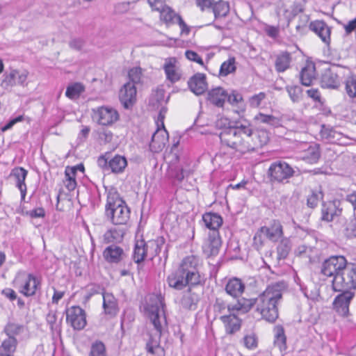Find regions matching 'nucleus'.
<instances>
[{
	"label": "nucleus",
	"mask_w": 356,
	"mask_h": 356,
	"mask_svg": "<svg viewBox=\"0 0 356 356\" xmlns=\"http://www.w3.org/2000/svg\"><path fill=\"white\" fill-rule=\"evenodd\" d=\"M198 259L193 255L185 257L179 268L167 277L170 287L182 290L186 286H193L204 283L205 277L198 270Z\"/></svg>",
	"instance_id": "obj_1"
},
{
	"label": "nucleus",
	"mask_w": 356,
	"mask_h": 356,
	"mask_svg": "<svg viewBox=\"0 0 356 356\" xmlns=\"http://www.w3.org/2000/svg\"><path fill=\"white\" fill-rule=\"evenodd\" d=\"M281 298L282 292L278 286H268L257 298H246V313L257 304L256 311L258 316L269 323H274L278 318L277 305Z\"/></svg>",
	"instance_id": "obj_2"
},
{
	"label": "nucleus",
	"mask_w": 356,
	"mask_h": 356,
	"mask_svg": "<svg viewBox=\"0 0 356 356\" xmlns=\"http://www.w3.org/2000/svg\"><path fill=\"white\" fill-rule=\"evenodd\" d=\"M106 216L113 225H125L130 218V209L117 192H108L105 206Z\"/></svg>",
	"instance_id": "obj_3"
},
{
	"label": "nucleus",
	"mask_w": 356,
	"mask_h": 356,
	"mask_svg": "<svg viewBox=\"0 0 356 356\" xmlns=\"http://www.w3.org/2000/svg\"><path fill=\"white\" fill-rule=\"evenodd\" d=\"M332 285L334 291L356 290V264H348L342 275H338Z\"/></svg>",
	"instance_id": "obj_4"
},
{
	"label": "nucleus",
	"mask_w": 356,
	"mask_h": 356,
	"mask_svg": "<svg viewBox=\"0 0 356 356\" xmlns=\"http://www.w3.org/2000/svg\"><path fill=\"white\" fill-rule=\"evenodd\" d=\"M347 264L348 261L343 256H331L323 262L321 272L326 277H332V281H334L338 275H342Z\"/></svg>",
	"instance_id": "obj_5"
},
{
	"label": "nucleus",
	"mask_w": 356,
	"mask_h": 356,
	"mask_svg": "<svg viewBox=\"0 0 356 356\" xmlns=\"http://www.w3.org/2000/svg\"><path fill=\"white\" fill-rule=\"evenodd\" d=\"M164 308L165 303L162 298H159L156 304L149 305L147 309L148 317L159 334V339L162 335L163 325H167Z\"/></svg>",
	"instance_id": "obj_6"
},
{
	"label": "nucleus",
	"mask_w": 356,
	"mask_h": 356,
	"mask_svg": "<svg viewBox=\"0 0 356 356\" xmlns=\"http://www.w3.org/2000/svg\"><path fill=\"white\" fill-rule=\"evenodd\" d=\"M244 305L245 298L238 300L236 304L227 307L228 311L230 312L229 315L220 316V319L225 324L227 333L234 334L241 328L242 321L234 314V311L241 310Z\"/></svg>",
	"instance_id": "obj_7"
},
{
	"label": "nucleus",
	"mask_w": 356,
	"mask_h": 356,
	"mask_svg": "<svg viewBox=\"0 0 356 356\" xmlns=\"http://www.w3.org/2000/svg\"><path fill=\"white\" fill-rule=\"evenodd\" d=\"M295 171L293 168L286 162L282 161L273 162L268 171L270 180L279 183L292 177Z\"/></svg>",
	"instance_id": "obj_8"
},
{
	"label": "nucleus",
	"mask_w": 356,
	"mask_h": 356,
	"mask_svg": "<svg viewBox=\"0 0 356 356\" xmlns=\"http://www.w3.org/2000/svg\"><path fill=\"white\" fill-rule=\"evenodd\" d=\"M15 284L20 293L29 297L35 294L40 282L33 274L23 273L15 278Z\"/></svg>",
	"instance_id": "obj_9"
},
{
	"label": "nucleus",
	"mask_w": 356,
	"mask_h": 356,
	"mask_svg": "<svg viewBox=\"0 0 356 356\" xmlns=\"http://www.w3.org/2000/svg\"><path fill=\"white\" fill-rule=\"evenodd\" d=\"M92 118L100 125L111 126L118 120L119 114L113 108L101 106L93 110Z\"/></svg>",
	"instance_id": "obj_10"
},
{
	"label": "nucleus",
	"mask_w": 356,
	"mask_h": 356,
	"mask_svg": "<svg viewBox=\"0 0 356 356\" xmlns=\"http://www.w3.org/2000/svg\"><path fill=\"white\" fill-rule=\"evenodd\" d=\"M340 292L341 293L337 296L333 301V307L339 315L345 318L350 315L349 305L355 297V293L345 290Z\"/></svg>",
	"instance_id": "obj_11"
},
{
	"label": "nucleus",
	"mask_w": 356,
	"mask_h": 356,
	"mask_svg": "<svg viewBox=\"0 0 356 356\" xmlns=\"http://www.w3.org/2000/svg\"><path fill=\"white\" fill-rule=\"evenodd\" d=\"M66 321L76 330H81L86 325L85 311L79 306H72L66 309Z\"/></svg>",
	"instance_id": "obj_12"
},
{
	"label": "nucleus",
	"mask_w": 356,
	"mask_h": 356,
	"mask_svg": "<svg viewBox=\"0 0 356 356\" xmlns=\"http://www.w3.org/2000/svg\"><path fill=\"white\" fill-rule=\"evenodd\" d=\"M102 255L104 260L111 264H120L127 258V254L123 248L113 243L104 249Z\"/></svg>",
	"instance_id": "obj_13"
},
{
	"label": "nucleus",
	"mask_w": 356,
	"mask_h": 356,
	"mask_svg": "<svg viewBox=\"0 0 356 356\" xmlns=\"http://www.w3.org/2000/svg\"><path fill=\"white\" fill-rule=\"evenodd\" d=\"M321 86L324 88H337L340 86V77L337 67L325 69L321 77Z\"/></svg>",
	"instance_id": "obj_14"
},
{
	"label": "nucleus",
	"mask_w": 356,
	"mask_h": 356,
	"mask_svg": "<svg viewBox=\"0 0 356 356\" xmlns=\"http://www.w3.org/2000/svg\"><path fill=\"white\" fill-rule=\"evenodd\" d=\"M120 102L125 108L132 107L136 100V87L133 83L127 82L119 92Z\"/></svg>",
	"instance_id": "obj_15"
},
{
	"label": "nucleus",
	"mask_w": 356,
	"mask_h": 356,
	"mask_svg": "<svg viewBox=\"0 0 356 356\" xmlns=\"http://www.w3.org/2000/svg\"><path fill=\"white\" fill-rule=\"evenodd\" d=\"M339 201H330L322 203L321 220L326 222L333 221L336 217L340 216L342 209L339 208Z\"/></svg>",
	"instance_id": "obj_16"
},
{
	"label": "nucleus",
	"mask_w": 356,
	"mask_h": 356,
	"mask_svg": "<svg viewBox=\"0 0 356 356\" xmlns=\"http://www.w3.org/2000/svg\"><path fill=\"white\" fill-rule=\"evenodd\" d=\"M188 86L191 91L196 95H202L208 88L206 75L199 72L195 74L188 81Z\"/></svg>",
	"instance_id": "obj_17"
},
{
	"label": "nucleus",
	"mask_w": 356,
	"mask_h": 356,
	"mask_svg": "<svg viewBox=\"0 0 356 356\" xmlns=\"http://www.w3.org/2000/svg\"><path fill=\"white\" fill-rule=\"evenodd\" d=\"M309 29L314 31L321 40L329 45L330 44L331 28L323 20H316L309 24Z\"/></svg>",
	"instance_id": "obj_18"
},
{
	"label": "nucleus",
	"mask_w": 356,
	"mask_h": 356,
	"mask_svg": "<svg viewBox=\"0 0 356 356\" xmlns=\"http://www.w3.org/2000/svg\"><path fill=\"white\" fill-rule=\"evenodd\" d=\"M221 243L219 232H209L208 240L202 246L204 253L207 257L216 255L221 247Z\"/></svg>",
	"instance_id": "obj_19"
},
{
	"label": "nucleus",
	"mask_w": 356,
	"mask_h": 356,
	"mask_svg": "<svg viewBox=\"0 0 356 356\" xmlns=\"http://www.w3.org/2000/svg\"><path fill=\"white\" fill-rule=\"evenodd\" d=\"M28 171L22 167H17L12 170L10 176L13 177L16 181V187L20 191L21 193V201L25 200L26 194V185L25 184V179L27 176Z\"/></svg>",
	"instance_id": "obj_20"
},
{
	"label": "nucleus",
	"mask_w": 356,
	"mask_h": 356,
	"mask_svg": "<svg viewBox=\"0 0 356 356\" xmlns=\"http://www.w3.org/2000/svg\"><path fill=\"white\" fill-rule=\"evenodd\" d=\"M323 140L330 143L341 144L343 134L330 125L322 124L320 131Z\"/></svg>",
	"instance_id": "obj_21"
},
{
	"label": "nucleus",
	"mask_w": 356,
	"mask_h": 356,
	"mask_svg": "<svg viewBox=\"0 0 356 356\" xmlns=\"http://www.w3.org/2000/svg\"><path fill=\"white\" fill-rule=\"evenodd\" d=\"M161 129L159 127L152 136L149 147L152 151L161 150L168 140V134L164 126Z\"/></svg>",
	"instance_id": "obj_22"
},
{
	"label": "nucleus",
	"mask_w": 356,
	"mask_h": 356,
	"mask_svg": "<svg viewBox=\"0 0 356 356\" xmlns=\"http://www.w3.org/2000/svg\"><path fill=\"white\" fill-rule=\"evenodd\" d=\"M205 226L210 229L209 232H219L218 229L222 225V218L216 213L209 212L202 216Z\"/></svg>",
	"instance_id": "obj_23"
},
{
	"label": "nucleus",
	"mask_w": 356,
	"mask_h": 356,
	"mask_svg": "<svg viewBox=\"0 0 356 356\" xmlns=\"http://www.w3.org/2000/svg\"><path fill=\"white\" fill-rule=\"evenodd\" d=\"M147 243L149 248L154 249V254H151V259L154 257L159 256L162 252V256L164 257L165 262L168 258V245H165V238L163 236H160L155 240L148 241Z\"/></svg>",
	"instance_id": "obj_24"
},
{
	"label": "nucleus",
	"mask_w": 356,
	"mask_h": 356,
	"mask_svg": "<svg viewBox=\"0 0 356 356\" xmlns=\"http://www.w3.org/2000/svg\"><path fill=\"white\" fill-rule=\"evenodd\" d=\"M215 126L217 129H229V134L233 135L234 137H237L238 136H241V134H245V126L241 124L238 127H230V121L228 118L225 117H218L217 120L215 122Z\"/></svg>",
	"instance_id": "obj_25"
},
{
	"label": "nucleus",
	"mask_w": 356,
	"mask_h": 356,
	"mask_svg": "<svg viewBox=\"0 0 356 356\" xmlns=\"http://www.w3.org/2000/svg\"><path fill=\"white\" fill-rule=\"evenodd\" d=\"M261 232L264 233L266 238L275 242L280 239L282 234V226L279 221H274L270 227H262Z\"/></svg>",
	"instance_id": "obj_26"
},
{
	"label": "nucleus",
	"mask_w": 356,
	"mask_h": 356,
	"mask_svg": "<svg viewBox=\"0 0 356 356\" xmlns=\"http://www.w3.org/2000/svg\"><path fill=\"white\" fill-rule=\"evenodd\" d=\"M126 231L124 227L110 229L104 234V242L107 244L120 243L123 240Z\"/></svg>",
	"instance_id": "obj_27"
},
{
	"label": "nucleus",
	"mask_w": 356,
	"mask_h": 356,
	"mask_svg": "<svg viewBox=\"0 0 356 356\" xmlns=\"http://www.w3.org/2000/svg\"><path fill=\"white\" fill-rule=\"evenodd\" d=\"M244 289L245 284L241 280L237 277H232L229 280L225 286L226 292L234 298H239L243 293Z\"/></svg>",
	"instance_id": "obj_28"
},
{
	"label": "nucleus",
	"mask_w": 356,
	"mask_h": 356,
	"mask_svg": "<svg viewBox=\"0 0 356 356\" xmlns=\"http://www.w3.org/2000/svg\"><path fill=\"white\" fill-rule=\"evenodd\" d=\"M148 249V243L144 240L138 241L135 244L132 257L134 262L138 264V269L147 254Z\"/></svg>",
	"instance_id": "obj_29"
},
{
	"label": "nucleus",
	"mask_w": 356,
	"mask_h": 356,
	"mask_svg": "<svg viewBox=\"0 0 356 356\" xmlns=\"http://www.w3.org/2000/svg\"><path fill=\"white\" fill-rule=\"evenodd\" d=\"M108 167L110 171L114 174L122 173L126 167L127 166V160L124 156L115 154L113 157L109 159Z\"/></svg>",
	"instance_id": "obj_30"
},
{
	"label": "nucleus",
	"mask_w": 356,
	"mask_h": 356,
	"mask_svg": "<svg viewBox=\"0 0 356 356\" xmlns=\"http://www.w3.org/2000/svg\"><path fill=\"white\" fill-rule=\"evenodd\" d=\"M103 308L106 314L114 316L118 313V305L111 293H103Z\"/></svg>",
	"instance_id": "obj_31"
},
{
	"label": "nucleus",
	"mask_w": 356,
	"mask_h": 356,
	"mask_svg": "<svg viewBox=\"0 0 356 356\" xmlns=\"http://www.w3.org/2000/svg\"><path fill=\"white\" fill-rule=\"evenodd\" d=\"M227 97V94L225 90L220 87L212 89L209 92V99L210 102L218 107L223 106Z\"/></svg>",
	"instance_id": "obj_32"
},
{
	"label": "nucleus",
	"mask_w": 356,
	"mask_h": 356,
	"mask_svg": "<svg viewBox=\"0 0 356 356\" xmlns=\"http://www.w3.org/2000/svg\"><path fill=\"white\" fill-rule=\"evenodd\" d=\"M291 61V56L289 52L285 51L278 54L275 60L276 71L278 72H284L289 67Z\"/></svg>",
	"instance_id": "obj_33"
},
{
	"label": "nucleus",
	"mask_w": 356,
	"mask_h": 356,
	"mask_svg": "<svg viewBox=\"0 0 356 356\" xmlns=\"http://www.w3.org/2000/svg\"><path fill=\"white\" fill-rule=\"evenodd\" d=\"M26 331V327L22 324L9 321L4 327V332L8 337L16 338Z\"/></svg>",
	"instance_id": "obj_34"
},
{
	"label": "nucleus",
	"mask_w": 356,
	"mask_h": 356,
	"mask_svg": "<svg viewBox=\"0 0 356 356\" xmlns=\"http://www.w3.org/2000/svg\"><path fill=\"white\" fill-rule=\"evenodd\" d=\"M246 134H248V137H254L257 138V141L254 142V146H250L248 147V150H254L255 149L260 148L263 145H266L268 141L267 136L264 132L248 129L246 130Z\"/></svg>",
	"instance_id": "obj_35"
},
{
	"label": "nucleus",
	"mask_w": 356,
	"mask_h": 356,
	"mask_svg": "<svg viewBox=\"0 0 356 356\" xmlns=\"http://www.w3.org/2000/svg\"><path fill=\"white\" fill-rule=\"evenodd\" d=\"M321 153L318 146L311 145L305 151L302 158L307 163L313 164L318 162Z\"/></svg>",
	"instance_id": "obj_36"
},
{
	"label": "nucleus",
	"mask_w": 356,
	"mask_h": 356,
	"mask_svg": "<svg viewBox=\"0 0 356 356\" xmlns=\"http://www.w3.org/2000/svg\"><path fill=\"white\" fill-rule=\"evenodd\" d=\"M275 346H277L281 351L285 350L286 348V338L284 334V327L282 325H277L275 327Z\"/></svg>",
	"instance_id": "obj_37"
},
{
	"label": "nucleus",
	"mask_w": 356,
	"mask_h": 356,
	"mask_svg": "<svg viewBox=\"0 0 356 356\" xmlns=\"http://www.w3.org/2000/svg\"><path fill=\"white\" fill-rule=\"evenodd\" d=\"M18 70H11L10 72H6L3 75L1 86L4 89H8L17 84V75Z\"/></svg>",
	"instance_id": "obj_38"
},
{
	"label": "nucleus",
	"mask_w": 356,
	"mask_h": 356,
	"mask_svg": "<svg viewBox=\"0 0 356 356\" xmlns=\"http://www.w3.org/2000/svg\"><path fill=\"white\" fill-rule=\"evenodd\" d=\"M146 348L149 354L153 356H164V350L159 344V340L150 338L146 344Z\"/></svg>",
	"instance_id": "obj_39"
},
{
	"label": "nucleus",
	"mask_w": 356,
	"mask_h": 356,
	"mask_svg": "<svg viewBox=\"0 0 356 356\" xmlns=\"http://www.w3.org/2000/svg\"><path fill=\"white\" fill-rule=\"evenodd\" d=\"M229 4L227 2L220 1L213 3L212 11L216 19L225 17L229 13Z\"/></svg>",
	"instance_id": "obj_40"
},
{
	"label": "nucleus",
	"mask_w": 356,
	"mask_h": 356,
	"mask_svg": "<svg viewBox=\"0 0 356 356\" xmlns=\"http://www.w3.org/2000/svg\"><path fill=\"white\" fill-rule=\"evenodd\" d=\"M235 58L234 57L229 58L227 60L223 62L218 71V76H226L228 74L235 72Z\"/></svg>",
	"instance_id": "obj_41"
},
{
	"label": "nucleus",
	"mask_w": 356,
	"mask_h": 356,
	"mask_svg": "<svg viewBox=\"0 0 356 356\" xmlns=\"http://www.w3.org/2000/svg\"><path fill=\"white\" fill-rule=\"evenodd\" d=\"M323 193L321 189L312 190L311 194L308 195L307 199V205L311 209L316 208L319 202L323 199Z\"/></svg>",
	"instance_id": "obj_42"
},
{
	"label": "nucleus",
	"mask_w": 356,
	"mask_h": 356,
	"mask_svg": "<svg viewBox=\"0 0 356 356\" xmlns=\"http://www.w3.org/2000/svg\"><path fill=\"white\" fill-rule=\"evenodd\" d=\"M17 345V340L15 337H8L1 344V352L5 355H10L14 353Z\"/></svg>",
	"instance_id": "obj_43"
},
{
	"label": "nucleus",
	"mask_w": 356,
	"mask_h": 356,
	"mask_svg": "<svg viewBox=\"0 0 356 356\" xmlns=\"http://www.w3.org/2000/svg\"><path fill=\"white\" fill-rule=\"evenodd\" d=\"M160 13L161 19L163 20L166 24H176L177 17L180 16L175 13L170 8L165 6L160 10Z\"/></svg>",
	"instance_id": "obj_44"
},
{
	"label": "nucleus",
	"mask_w": 356,
	"mask_h": 356,
	"mask_svg": "<svg viewBox=\"0 0 356 356\" xmlns=\"http://www.w3.org/2000/svg\"><path fill=\"white\" fill-rule=\"evenodd\" d=\"M83 91V86L79 83H75L67 87L65 95L71 99H74L78 98Z\"/></svg>",
	"instance_id": "obj_45"
},
{
	"label": "nucleus",
	"mask_w": 356,
	"mask_h": 356,
	"mask_svg": "<svg viewBox=\"0 0 356 356\" xmlns=\"http://www.w3.org/2000/svg\"><path fill=\"white\" fill-rule=\"evenodd\" d=\"M291 243L287 239L282 240L277 248V259H284L291 251Z\"/></svg>",
	"instance_id": "obj_46"
},
{
	"label": "nucleus",
	"mask_w": 356,
	"mask_h": 356,
	"mask_svg": "<svg viewBox=\"0 0 356 356\" xmlns=\"http://www.w3.org/2000/svg\"><path fill=\"white\" fill-rule=\"evenodd\" d=\"M164 70H165L167 79L168 80H170L172 83H175L179 80L180 75L175 70V66L172 63H171V62L166 63L164 65Z\"/></svg>",
	"instance_id": "obj_47"
},
{
	"label": "nucleus",
	"mask_w": 356,
	"mask_h": 356,
	"mask_svg": "<svg viewBox=\"0 0 356 356\" xmlns=\"http://www.w3.org/2000/svg\"><path fill=\"white\" fill-rule=\"evenodd\" d=\"M346 92L349 97H356V76L351 75L346 80Z\"/></svg>",
	"instance_id": "obj_48"
},
{
	"label": "nucleus",
	"mask_w": 356,
	"mask_h": 356,
	"mask_svg": "<svg viewBox=\"0 0 356 356\" xmlns=\"http://www.w3.org/2000/svg\"><path fill=\"white\" fill-rule=\"evenodd\" d=\"M314 78V72L307 67L302 69L300 73V82L303 86H309L312 85Z\"/></svg>",
	"instance_id": "obj_49"
},
{
	"label": "nucleus",
	"mask_w": 356,
	"mask_h": 356,
	"mask_svg": "<svg viewBox=\"0 0 356 356\" xmlns=\"http://www.w3.org/2000/svg\"><path fill=\"white\" fill-rule=\"evenodd\" d=\"M89 356H106V347L103 342L96 341L90 348Z\"/></svg>",
	"instance_id": "obj_50"
},
{
	"label": "nucleus",
	"mask_w": 356,
	"mask_h": 356,
	"mask_svg": "<svg viewBox=\"0 0 356 356\" xmlns=\"http://www.w3.org/2000/svg\"><path fill=\"white\" fill-rule=\"evenodd\" d=\"M255 118L257 120H260L263 123L268 124L275 127L280 126V119L272 115H265L263 113H259L258 115L255 117Z\"/></svg>",
	"instance_id": "obj_51"
},
{
	"label": "nucleus",
	"mask_w": 356,
	"mask_h": 356,
	"mask_svg": "<svg viewBox=\"0 0 356 356\" xmlns=\"http://www.w3.org/2000/svg\"><path fill=\"white\" fill-rule=\"evenodd\" d=\"M286 90L293 102L300 101L302 92L301 87L298 86H287Z\"/></svg>",
	"instance_id": "obj_52"
},
{
	"label": "nucleus",
	"mask_w": 356,
	"mask_h": 356,
	"mask_svg": "<svg viewBox=\"0 0 356 356\" xmlns=\"http://www.w3.org/2000/svg\"><path fill=\"white\" fill-rule=\"evenodd\" d=\"M129 81L128 82L133 83L134 86L140 83L142 77V69L140 67H133L128 72Z\"/></svg>",
	"instance_id": "obj_53"
},
{
	"label": "nucleus",
	"mask_w": 356,
	"mask_h": 356,
	"mask_svg": "<svg viewBox=\"0 0 356 356\" xmlns=\"http://www.w3.org/2000/svg\"><path fill=\"white\" fill-rule=\"evenodd\" d=\"M165 90L162 88H157L155 90H153L151 97L150 102L155 105L156 104H161L164 102L165 98Z\"/></svg>",
	"instance_id": "obj_54"
},
{
	"label": "nucleus",
	"mask_w": 356,
	"mask_h": 356,
	"mask_svg": "<svg viewBox=\"0 0 356 356\" xmlns=\"http://www.w3.org/2000/svg\"><path fill=\"white\" fill-rule=\"evenodd\" d=\"M260 291L258 289V282L254 277H248L246 280V293L249 296L258 294Z\"/></svg>",
	"instance_id": "obj_55"
},
{
	"label": "nucleus",
	"mask_w": 356,
	"mask_h": 356,
	"mask_svg": "<svg viewBox=\"0 0 356 356\" xmlns=\"http://www.w3.org/2000/svg\"><path fill=\"white\" fill-rule=\"evenodd\" d=\"M343 233L348 238L356 237V218H353L346 223Z\"/></svg>",
	"instance_id": "obj_56"
},
{
	"label": "nucleus",
	"mask_w": 356,
	"mask_h": 356,
	"mask_svg": "<svg viewBox=\"0 0 356 356\" xmlns=\"http://www.w3.org/2000/svg\"><path fill=\"white\" fill-rule=\"evenodd\" d=\"M46 321L53 332H58L60 330L58 324H57V316L56 312L50 310L47 314Z\"/></svg>",
	"instance_id": "obj_57"
},
{
	"label": "nucleus",
	"mask_w": 356,
	"mask_h": 356,
	"mask_svg": "<svg viewBox=\"0 0 356 356\" xmlns=\"http://www.w3.org/2000/svg\"><path fill=\"white\" fill-rule=\"evenodd\" d=\"M266 95L265 92H261L258 94L254 95L252 97H249L248 103L250 106L252 108H258L261 102L266 99Z\"/></svg>",
	"instance_id": "obj_58"
},
{
	"label": "nucleus",
	"mask_w": 356,
	"mask_h": 356,
	"mask_svg": "<svg viewBox=\"0 0 356 356\" xmlns=\"http://www.w3.org/2000/svg\"><path fill=\"white\" fill-rule=\"evenodd\" d=\"M181 305L183 308L187 309H195L196 307V302L194 298L190 294L184 295L181 300Z\"/></svg>",
	"instance_id": "obj_59"
},
{
	"label": "nucleus",
	"mask_w": 356,
	"mask_h": 356,
	"mask_svg": "<svg viewBox=\"0 0 356 356\" xmlns=\"http://www.w3.org/2000/svg\"><path fill=\"white\" fill-rule=\"evenodd\" d=\"M97 134L99 140L104 143H111L113 140V133L104 128L99 129Z\"/></svg>",
	"instance_id": "obj_60"
},
{
	"label": "nucleus",
	"mask_w": 356,
	"mask_h": 356,
	"mask_svg": "<svg viewBox=\"0 0 356 356\" xmlns=\"http://www.w3.org/2000/svg\"><path fill=\"white\" fill-rule=\"evenodd\" d=\"M185 56L187 59L204 66L202 58L195 51L192 50H186L185 52Z\"/></svg>",
	"instance_id": "obj_61"
},
{
	"label": "nucleus",
	"mask_w": 356,
	"mask_h": 356,
	"mask_svg": "<svg viewBox=\"0 0 356 356\" xmlns=\"http://www.w3.org/2000/svg\"><path fill=\"white\" fill-rule=\"evenodd\" d=\"M266 238L264 233L261 232V228L258 231L253 238V244L257 249L261 248L264 242V239Z\"/></svg>",
	"instance_id": "obj_62"
},
{
	"label": "nucleus",
	"mask_w": 356,
	"mask_h": 356,
	"mask_svg": "<svg viewBox=\"0 0 356 356\" xmlns=\"http://www.w3.org/2000/svg\"><path fill=\"white\" fill-rule=\"evenodd\" d=\"M227 99L229 103L234 106L243 101V96L241 94L234 90L227 95Z\"/></svg>",
	"instance_id": "obj_63"
},
{
	"label": "nucleus",
	"mask_w": 356,
	"mask_h": 356,
	"mask_svg": "<svg viewBox=\"0 0 356 356\" xmlns=\"http://www.w3.org/2000/svg\"><path fill=\"white\" fill-rule=\"evenodd\" d=\"M85 42L81 38H72L69 42V46L71 49L76 51H81L83 47Z\"/></svg>",
	"instance_id": "obj_64"
}]
</instances>
